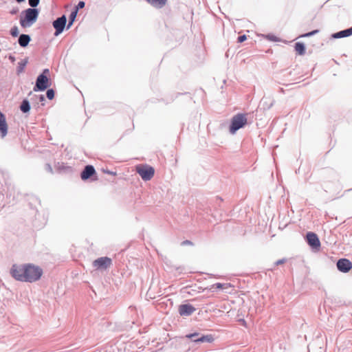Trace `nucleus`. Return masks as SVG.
<instances>
[{
	"label": "nucleus",
	"instance_id": "30",
	"mask_svg": "<svg viewBox=\"0 0 352 352\" xmlns=\"http://www.w3.org/2000/svg\"><path fill=\"white\" fill-rule=\"evenodd\" d=\"M45 74L47 75V77L50 76V71L48 69H44L43 72L41 75H45Z\"/></svg>",
	"mask_w": 352,
	"mask_h": 352
},
{
	"label": "nucleus",
	"instance_id": "2",
	"mask_svg": "<svg viewBox=\"0 0 352 352\" xmlns=\"http://www.w3.org/2000/svg\"><path fill=\"white\" fill-rule=\"evenodd\" d=\"M39 10L37 8H27L20 15L19 23L22 28L31 27L37 20Z\"/></svg>",
	"mask_w": 352,
	"mask_h": 352
},
{
	"label": "nucleus",
	"instance_id": "33",
	"mask_svg": "<svg viewBox=\"0 0 352 352\" xmlns=\"http://www.w3.org/2000/svg\"><path fill=\"white\" fill-rule=\"evenodd\" d=\"M39 100H40V101H41V102L44 101V100H45V97H44V96H43V95H41V96H39Z\"/></svg>",
	"mask_w": 352,
	"mask_h": 352
},
{
	"label": "nucleus",
	"instance_id": "6",
	"mask_svg": "<svg viewBox=\"0 0 352 352\" xmlns=\"http://www.w3.org/2000/svg\"><path fill=\"white\" fill-rule=\"evenodd\" d=\"M50 80L47 75H39L36 79V85L34 91H43L50 86Z\"/></svg>",
	"mask_w": 352,
	"mask_h": 352
},
{
	"label": "nucleus",
	"instance_id": "16",
	"mask_svg": "<svg viewBox=\"0 0 352 352\" xmlns=\"http://www.w3.org/2000/svg\"><path fill=\"white\" fill-rule=\"evenodd\" d=\"M30 40V35L22 34L19 37L18 43L21 47H25L29 44Z\"/></svg>",
	"mask_w": 352,
	"mask_h": 352
},
{
	"label": "nucleus",
	"instance_id": "26",
	"mask_svg": "<svg viewBox=\"0 0 352 352\" xmlns=\"http://www.w3.org/2000/svg\"><path fill=\"white\" fill-rule=\"evenodd\" d=\"M265 38H267L268 40L272 41H278L277 37L272 34H267L265 36Z\"/></svg>",
	"mask_w": 352,
	"mask_h": 352
},
{
	"label": "nucleus",
	"instance_id": "32",
	"mask_svg": "<svg viewBox=\"0 0 352 352\" xmlns=\"http://www.w3.org/2000/svg\"><path fill=\"white\" fill-rule=\"evenodd\" d=\"M26 63H27L26 61H24V62L21 61V62L19 63L18 66H20V67L25 66Z\"/></svg>",
	"mask_w": 352,
	"mask_h": 352
},
{
	"label": "nucleus",
	"instance_id": "10",
	"mask_svg": "<svg viewBox=\"0 0 352 352\" xmlns=\"http://www.w3.org/2000/svg\"><path fill=\"white\" fill-rule=\"evenodd\" d=\"M338 269L344 273H346L352 268V263L346 258L339 259L337 262Z\"/></svg>",
	"mask_w": 352,
	"mask_h": 352
},
{
	"label": "nucleus",
	"instance_id": "18",
	"mask_svg": "<svg viewBox=\"0 0 352 352\" xmlns=\"http://www.w3.org/2000/svg\"><path fill=\"white\" fill-rule=\"evenodd\" d=\"M295 50L300 55H303L305 53V44L300 42H298L295 44Z\"/></svg>",
	"mask_w": 352,
	"mask_h": 352
},
{
	"label": "nucleus",
	"instance_id": "5",
	"mask_svg": "<svg viewBox=\"0 0 352 352\" xmlns=\"http://www.w3.org/2000/svg\"><path fill=\"white\" fill-rule=\"evenodd\" d=\"M66 24L67 17L64 14L54 20L52 23V25L55 29L54 35L58 36L60 34H61L63 32L65 28H67Z\"/></svg>",
	"mask_w": 352,
	"mask_h": 352
},
{
	"label": "nucleus",
	"instance_id": "31",
	"mask_svg": "<svg viewBox=\"0 0 352 352\" xmlns=\"http://www.w3.org/2000/svg\"><path fill=\"white\" fill-rule=\"evenodd\" d=\"M18 11H19V10H18V9H17V8H15V9H12V10L10 12V13L11 14L14 15V14H16L18 12Z\"/></svg>",
	"mask_w": 352,
	"mask_h": 352
},
{
	"label": "nucleus",
	"instance_id": "14",
	"mask_svg": "<svg viewBox=\"0 0 352 352\" xmlns=\"http://www.w3.org/2000/svg\"><path fill=\"white\" fill-rule=\"evenodd\" d=\"M352 35V27L351 28H347V29H345V30H341V31H339L338 32H336V33H333L332 35H331V37L333 38H345V37H348V36H350Z\"/></svg>",
	"mask_w": 352,
	"mask_h": 352
},
{
	"label": "nucleus",
	"instance_id": "8",
	"mask_svg": "<svg viewBox=\"0 0 352 352\" xmlns=\"http://www.w3.org/2000/svg\"><path fill=\"white\" fill-rule=\"evenodd\" d=\"M307 241L312 248L318 250L320 249V242L316 234L308 232L307 234Z\"/></svg>",
	"mask_w": 352,
	"mask_h": 352
},
{
	"label": "nucleus",
	"instance_id": "27",
	"mask_svg": "<svg viewBox=\"0 0 352 352\" xmlns=\"http://www.w3.org/2000/svg\"><path fill=\"white\" fill-rule=\"evenodd\" d=\"M247 39L246 35L243 34L238 37V42L239 43H243Z\"/></svg>",
	"mask_w": 352,
	"mask_h": 352
},
{
	"label": "nucleus",
	"instance_id": "11",
	"mask_svg": "<svg viewBox=\"0 0 352 352\" xmlns=\"http://www.w3.org/2000/svg\"><path fill=\"white\" fill-rule=\"evenodd\" d=\"M178 311L181 316H190L195 311V308L190 304H184L179 306Z\"/></svg>",
	"mask_w": 352,
	"mask_h": 352
},
{
	"label": "nucleus",
	"instance_id": "13",
	"mask_svg": "<svg viewBox=\"0 0 352 352\" xmlns=\"http://www.w3.org/2000/svg\"><path fill=\"white\" fill-rule=\"evenodd\" d=\"M8 124L6 122L5 116L0 112V134L1 138H4L6 136L8 133Z\"/></svg>",
	"mask_w": 352,
	"mask_h": 352
},
{
	"label": "nucleus",
	"instance_id": "22",
	"mask_svg": "<svg viewBox=\"0 0 352 352\" xmlns=\"http://www.w3.org/2000/svg\"><path fill=\"white\" fill-rule=\"evenodd\" d=\"M40 0H28V3L30 8H36V6L39 4Z\"/></svg>",
	"mask_w": 352,
	"mask_h": 352
},
{
	"label": "nucleus",
	"instance_id": "1",
	"mask_svg": "<svg viewBox=\"0 0 352 352\" xmlns=\"http://www.w3.org/2000/svg\"><path fill=\"white\" fill-rule=\"evenodd\" d=\"M10 274L16 280L32 283L39 280L43 274V270L33 264L12 265Z\"/></svg>",
	"mask_w": 352,
	"mask_h": 352
},
{
	"label": "nucleus",
	"instance_id": "25",
	"mask_svg": "<svg viewBox=\"0 0 352 352\" xmlns=\"http://www.w3.org/2000/svg\"><path fill=\"white\" fill-rule=\"evenodd\" d=\"M319 32V30H313L311 32H307L306 34H302L301 36L302 37H309V36H314L316 34H317L318 32Z\"/></svg>",
	"mask_w": 352,
	"mask_h": 352
},
{
	"label": "nucleus",
	"instance_id": "29",
	"mask_svg": "<svg viewBox=\"0 0 352 352\" xmlns=\"http://www.w3.org/2000/svg\"><path fill=\"white\" fill-rule=\"evenodd\" d=\"M183 245H192V243L190 241L186 240L182 242Z\"/></svg>",
	"mask_w": 352,
	"mask_h": 352
},
{
	"label": "nucleus",
	"instance_id": "15",
	"mask_svg": "<svg viewBox=\"0 0 352 352\" xmlns=\"http://www.w3.org/2000/svg\"><path fill=\"white\" fill-rule=\"evenodd\" d=\"M231 287H232L231 284L228 283H217L212 285L209 287V290L213 292L215 289H227Z\"/></svg>",
	"mask_w": 352,
	"mask_h": 352
},
{
	"label": "nucleus",
	"instance_id": "7",
	"mask_svg": "<svg viewBox=\"0 0 352 352\" xmlns=\"http://www.w3.org/2000/svg\"><path fill=\"white\" fill-rule=\"evenodd\" d=\"M112 264V261L107 256L100 257L93 262V266L96 270H106Z\"/></svg>",
	"mask_w": 352,
	"mask_h": 352
},
{
	"label": "nucleus",
	"instance_id": "24",
	"mask_svg": "<svg viewBox=\"0 0 352 352\" xmlns=\"http://www.w3.org/2000/svg\"><path fill=\"white\" fill-rule=\"evenodd\" d=\"M46 95L49 100H52L54 98V91L52 89H48L47 91Z\"/></svg>",
	"mask_w": 352,
	"mask_h": 352
},
{
	"label": "nucleus",
	"instance_id": "9",
	"mask_svg": "<svg viewBox=\"0 0 352 352\" xmlns=\"http://www.w3.org/2000/svg\"><path fill=\"white\" fill-rule=\"evenodd\" d=\"M198 336V333H194L186 335V338L193 339V341L195 342H211L213 341V338L211 335L202 336L199 338Z\"/></svg>",
	"mask_w": 352,
	"mask_h": 352
},
{
	"label": "nucleus",
	"instance_id": "12",
	"mask_svg": "<svg viewBox=\"0 0 352 352\" xmlns=\"http://www.w3.org/2000/svg\"><path fill=\"white\" fill-rule=\"evenodd\" d=\"M96 174V170L93 166L87 165L85 167L84 170L80 174V177L82 180H87L91 176Z\"/></svg>",
	"mask_w": 352,
	"mask_h": 352
},
{
	"label": "nucleus",
	"instance_id": "21",
	"mask_svg": "<svg viewBox=\"0 0 352 352\" xmlns=\"http://www.w3.org/2000/svg\"><path fill=\"white\" fill-rule=\"evenodd\" d=\"M85 6V3L82 1H80L78 2L77 6H75L74 10H72V11L75 12H76V14H78V10L80 9H82Z\"/></svg>",
	"mask_w": 352,
	"mask_h": 352
},
{
	"label": "nucleus",
	"instance_id": "23",
	"mask_svg": "<svg viewBox=\"0 0 352 352\" xmlns=\"http://www.w3.org/2000/svg\"><path fill=\"white\" fill-rule=\"evenodd\" d=\"M19 29L16 26H14L13 28H11L10 30V34L13 36V37H16L19 35Z\"/></svg>",
	"mask_w": 352,
	"mask_h": 352
},
{
	"label": "nucleus",
	"instance_id": "17",
	"mask_svg": "<svg viewBox=\"0 0 352 352\" xmlns=\"http://www.w3.org/2000/svg\"><path fill=\"white\" fill-rule=\"evenodd\" d=\"M148 4L155 8H162L167 3L168 0H145Z\"/></svg>",
	"mask_w": 352,
	"mask_h": 352
},
{
	"label": "nucleus",
	"instance_id": "3",
	"mask_svg": "<svg viewBox=\"0 0 352 352\" xmlns=\"http://www.w3.org/2000/svg\"><path fill=\"white\" fill-rule=\"evenodd\" d=\"M135 170L144 181L151 180L155 174V169L148 164H138Z\"/></svg>",
	"mask_w": 352,
	"mask_h": 352
},
{
	"label": "nucleus",
	"instance_id": "19",
	"mask_svg": "<svg viewBox=\"0 0 352 352\" xmlns=\"http://www.w3.org/2000/svg\"><path fill=\"white\" fill-rule=\"evenodd\" d=\"M76 16H77L76 12L72 11V12L69 15V17L68 23L67 25V30L69 29L72 27V25H73V23L76 18Z\"/></svg>",
	"mask_w": 352,
	"mask_h": 352
},
{
	"label": "nucleus",
	"instance_id": "28",
	"mask_svg": "<svg viewBox=\"0 0 352 352\" xmlns=\"http://www.w3.org/2000/svg\"><path fill=\"white\" fill-rule=\"evenodd\" d=\"M285 259H280V260H278V261L275 263V265H282V264L285 263Z\"/></svg>",
	"mask_w": 352,
	"mask_h": 352
},
{
	"label": "nucleus",
	"instance_id": "20",
	"mask_svg": "<svg viewBox=\"0 0 352 352\" xmlns=\"http://www.w3.org/2000/svg\"><path fill=\"white\" fill-rule=\"evenodd\" d=\"M20 109L24 113L28 112L30 109L29 102L24 100L21 104Z\"/></svg>",
	"mask_w": 352,
	"mask_h": 352
},
{
	"label": "nucleus",
	"instance_id": "4",
	"mask_svg": "<svg viewBox=\"0 0 352 352\" xmlns=\"http://www.w3.org/2000/svg\"><path fill=\"white\" fill-rule=\"evenodd\" d=\"M247 123V118L245 114L239 113L234 116L231 122L230 131L234 134L237 130L242 128Z\"/></svg>",
	"mask_w": 352,
	"mask_h": 352
},
{
	"label": "nucleus",
	"instance_id": "34",
	"mask_svg": "<svg viewBox=\"0 0 352 352\" xmlns=\"http://www.w3.org/2000/svg\"><path fill=\"white\" fill-rule=\"evenodd\" d=\"M17 3H22L23 1H25V0H15Z\"/></svg>",
	"mask_w": 352,
	"mask_h": 352
}]
</instances>
